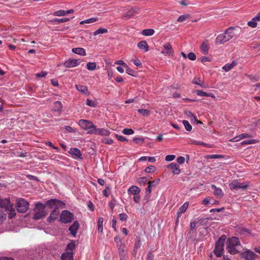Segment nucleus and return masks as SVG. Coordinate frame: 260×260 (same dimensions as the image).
Masks as SVG:
<instances>
[{"instance_id":"nucleus-1","label":"nucleus","mask_w":260,"mask_h":260,"mask_svg":"<svg viewBox=\"0 0 260 260\" xmlns=\"http://www.w3.org/2000/svg\"><path fill=\"white\" fill-rule=\"evenodd\" d=\"M238 27H230L226 29L224 32L219 34L215 39L216 44H222L230 41L236 36V31Z\"/></svg>"},{"instance_id":"nucleus-2","label":"nucleus","mask_w":260,"mask_h":260,"mask_svg":"<svg viewBox=\"0 0 260 260\" xmlns=\"http://www.w3.org/2000/svg\"><path fill=\"white\" fill-rule=\"evenodd\" d=\"M240 243L238 238L233 237L226 241V249L231 254H236L240 251Z\"/></svg>"},{"instance_id":"nucleus-3","label":"nucleus","mask_w":260,"mask_h":260,"mask_svg":"<svg viewBox=\"0 0 260 260\" xmlns=\"http://www.w3.org/2000/svg\"><path fill=\"white\" fill-rule=\"evenodd\" d=\"M45 208L46 206L44 204L40 202L37 203L34 209L35 213L33 219L39 220L45 217L48 214V212L45 210Z\"/></svg>"},{"instance_id":"nucleus-4","label":"nucleus","mask_w":260,"mask_h":260,"mask_svg":"<svg viewBox=\"0 0 260 260\" xmlns=\"http://www.w3.org/2000/svg\"><path fill=\"white\" fill-rule=\"evenodd\" d=\"M0 206L4 207V212L7 211L10 218H13L16 215L15 210L13 205L10 204L9 200L0 198Z\"/></svg>"},{"instance_id":"nucleus-5","label":"nucleus","mask_w":260,"mask_h":260,"mask_svg":"<svg viewBox=\"0 0 260 260\" xmlns=\"http://www.w3.org/2000/svg\"><path fill=\"white\" fill-rule=\"evenodd\" d=\"M226 237L225 235H222L216 242L214 253L217 257H220L223 254L224 250V244Z\"/></svg>"},{"instance_id":"nucleus-6","label":"nucleus","mask_w":260,"mask_h":260,"mask_svg":"<svg viewBox=\"0 0 260 260\" xmlns=\"http://www.w3.org/2000/svg\"><path fill=\"white\" fill-rule=\"evenodd\" d=\"M16 207L18 212L25 213L28 209L29 203L23 199H19L17 200Z\"/></svg>"},{"instance_id":"nucleus-7","label":"nucleus","mask_w":260,"mask_h":260,"mask_svg":"<svg viewBox=\"0 0 260 260\" xmlns=\"http://www.w3.org/2000/svg\"><path fill=\"white\" fill-rule=\"evenodd\" d=\"M44 205L46 207L48 206L49 208L53 209V210H59V207L64 204L59 200L53 199L47 201Z\"/></svg>"},{"instance_id":"nucleus-8","label":"nucleus","mask_w":260,"mask_h":260,"mask_svg":"<svg viewBox=\"0 0 260 260\" xmlns=\"http://www.w3.org/2000/svg\"><path fill=\"white\" fill-rule=\"evenodd\" d=\"M73 214L68 210H63L60 214L59 221L62 223L71 222L73 219Z\"/></svg>"},{"instance_id":"nucleus-9","label":"nucleus","mask_w":260,"mask_h":260,"mask_svg":"<svg viewBox=\"0 0 260 260\" xmlns=\"http://www.w3.org/2000/svg\"><path fill=\"white\" fill-rule=\"evenodd\" d=\"M79 125L84 130H91L95 127L92 122L85 119H81L78 122Z\"/></svg>"},{"instance_id":"nucleus-10","label":"nucleus","mask_w":260,"mask_h":260,"mask_svg":"<svg viewBox=\"0 0 260 260\" xmlns=\"http://www.w3.org/2000/svg\"><path fill=\"white\" fill-rule=\"evenodd\" d=\"M229 186L231 190H238L240 189L244 190L248 187V184L240 183L237 180H234L229 184Z\"/></svg>"},{"instance_id":"nucleus-11","label":"nucleus","mask_w":260,"mask_h":260,"mask_svg":"<svg viewBox=\"0 0 260 260\" xmlns=\"http://www.w3.org/2000/svg\"><path fill=\"white\" fill-rule=\"evenodd\" d=\"M87 133L89 134L101 135L106 136L110 135V132L108 130L104 128H96L95 126L93 129L89 131Z\"/></svg>"},{"instance_id":"nucleus-12","label":"nucleus","mask_w":260,"mask_h":260,"mask_svg":"<svg viewBox=\"0 0 260 260\" xmlns=\"http://www.w3.org/2000/svg\"><path fill=\"white\" fill-rule=\"evenodd\" d=\"M242 257L246 260H255L257 255L252 251L246 250L241 253Z\"/></svg>"},{"instance_id":"nucleus-13","label":"nucleus","mask_w":260,"mask_h":260,"mask_svg":"<svg viewBox=\"0 0 260 260\" xmlns=\"http://www.w3.org/2000/svg\"><path fill=\"white\" fill-rule=\"evenodd\" d=\"M164 50L161 53L165 55L172 56L174 54V50L170 43H168L164 45Z\"/></svg>"},{"instance_id":"nucleus-14","label":"nucleus","mask_w":260,"mask_h":260,"mask_svg":"<svg viewBox=\"0 0 260 260\" xmlns=\"http://www.w3.org/2000/svg\"><path fill=\"white\" fill-rule=\"evenodd\" d=\"M80 62V61L78 59H73L66 61L63 64L67 68H73L78 66Z\"/></svg>"},{"instance_id":"nucleus-15","label":"nucleus","mask_w":260,"mask_h":260,"mask_svg":"<svg viewBox=\"0 0 260 260\" xmlns=\"http://www.w3.org/2000/svg\"><path fill=\"white\" fill-rule=\"evenodd\" d=\"M159 181L160 180L159 179H157L154 180L153 181L148 182V186L147 188L146 189V193L147 195L150 194L152 188L157 185L159 183Z\"/></svg>"},{"instance_id":"nucleus-16","label":"nucleus","mask_w":260,"mask_h":260,"mask_svg":"<svg viewBox=\"0 0 260 260\" xmlns=\"http://www.w3.org/2000/svg\"><path fill=\"white\" fill-rule=\"evenodd\" d=\"M168 168L172 170V172L173 174L178 175L181 173V171L179 169V166L176 163L172 162L169 165Z\"/></svg>"},{"instance_id":"nucleus-17","label":"nucleus","mask_w":260,"mask_h":260,"mask_svg":"<svg viewBox=\"0 0 260 260\" xmlns=\"http://www.w3.org/2000/svg\"><path fill=\"white\" fill-rule=\"evenodd\" d=\"M69 152L72 155L73 157L77 159L81 158V153L80 150L77 148H72L69 150Z\"/></svg>"},{"instance_id":"nucleus-18","label":"nucleus","mask_w":260,"mask_h":260,"mask_svg":"<svg viewBox=\"0 0 260 260\" xmlns=\"http://www.w3.org/2000/svg\"><path fill=\"white\" fill-rule=\"evenodd\" d=\"M79 228V223L77 221H74V223H73V224L70 226L69 231H70L71 234L74 237L76 236Z\"/></svg>"},{"instance_id":"nucleus-19","label":"nucleus","mask_w":260,"mask_h":260,"mask_svg":"<svg viewBox=\"0 0 260 260\" xmlns=\"http://www.w3.org/2000/svg\"><path fill=\"white\" fill-rule=\"evenodd\" d=\"M59 210H53L51 212L50 216L47 218V221L49 222H54L59 215Z\"/></svg>"},{"instance_id":"nucleus-20","label":"nucleus","mask_w":260,"mask_h":260,"mask_svg":"<svg viewBox=\"0 0 260 260\" xmlns=\"http://www.w3.org/2000/svg\"><path fill=\"white\" fill-rule=\"evenodd\" d=\"M118 252L121 259L123 260L127 254V250L125 247V244L118 246Z\"/></svg>"},{"instance_id":"nucleus-21","label":"nucleus","mask_w":260,"mask_h":260,"mask_svg":"<svg viewBox=\"0 0 260 260\" xmlns=\"http://www.w3.org/2000/svg\"><path fill=\"white\" fill-rule=\"evenodd\" d=\"M211 188L213 190L214 194L218 198H221L223 196V192L222 190L217 188L215 185H211Z\"/></svg>"},{"instance_id":"nucleus-22","label":"nucleus","mask_w":260,"mask_h":260,"mask_svg":"<svg viewBox=\"0 0 260 260\" xmlns=\"http://www.w3.org/2000/svg\"><path fill=\"white\" fill-rule=\"evenodd\" d=\"M138 47L143 50L144 52H146L149 50L148 45L145 41H141L137 44Z\"/></svg>"},{"instance_id":"nucleus-23","label":"nucleus","mask_w":260,"mask_h":260,"mask_svg":"<svg viewBox=\"0 0 260 260\" xmlns=\"http://www.w3.org/2000/svg\"><path fill=\"white\" fill-rule=\"evenodd\" d=\"M61 260H73V251H66L62 254Z\"/></svg>"},{"instance_id":"nucleus-24","label":"nucleus","mask_w":260,"mask_h":260,"mask_svg":"<svg viewBox=\"0 0 260 260\" xmlns=\"http://www.w3.org/2000/svg\"><path fill=\"white\" fill-rule=\"evenodd\" d=\"M189 204L188 202L184 203L182 205L177 211L178 217H180L182 213H184L187 210Z\"/></svg>"},{"instance_id":"nucleus-25","label":"nucleus","mask_w":260,"mask_h":260,"mask_svg":"<svg viewBox=\"0 0 260 260\" xmlns=\"http://www.w3.org/2000/svg\"><path fill=\"white\" fill-rule=\"evenodd\" d=\"M141 189L140 188L136 186H132L128 189V193L129 194H138L140 192Z\"/></svg>"},{"instance_id":"nucleus-26","label":"nucleus","mask_w":260,"mask_h":260,"mask_svg":"<svg viewBox=\"0 0 260 260\" xmlns=\"http://www.w3.org/2000/svg\"><path fill=\"white\" fill-rule=\"evenodd\" d=\"M237 64V62L236 61L234 60L232 61L231 63H226L223 67L222 69L224 70L225 72H229L232 69H233L236 65Z\"/></svg>"},{"instance_id":"nucleus-27","label":"nucleus","mask_w":260,"mask_h":260,"mask_svg":"<svg viewBox=\"0 0 260 260\" xmlns=\"http://www.w3.org/2000/svg\"><path fill=\"white\" fill-rule=\"evenodd\" d=\"M72 52L74 53L85 56L86 55V52L83 48H75L72 49Z\"/></svg>"},{"instance_id":"nucleus-28","label":"nucleus","mask_w":260,"mask_h":260,"mask_svg":"<svg viewBox=\"0 0 260 260\" xmlns=\"http://www.w3.org/2000/svg\"><path fill=\"white\" fill-rule=\"evenodd\" d=\"M200 48L203 53L207 54L208 53L209 47L207 42H204L200 46Z\"/></svg>"},{"instance_id":"nucleus-29","label":"nucleus","mask_w":260,"mask_h":260,"mask_svg":"<svg viewBox=\"0 0 260 260\" xmlns=\"http://www.w3.org/2000/svg\"><path fill=\"white\" fill-rule=\"evenodd\" d=\"M195 92L198 95L202 96H211L214 97V95L212 93H207V92L203 91V90H196Z\"/></svg>"},{"instance_id":"nucleus-30","label":"nucleus","mask_w":260,"mask_h":260,"mask_svg":"<svg viewBox=\"0 0 260 260\" xmlns=\"http://www.w3.org/2000/svg\"><path fill=\"white\" fill-rule=\"evenodd\" d=\"M77 89L80 92L86 94L88 92V88L86 86L82 85H76Z\"/></svg>"},{"instance_id":"nucleus-31","label":"nucleus","mask_w":260,"mask_h":260,"mask_svg":"<svg viewBox=\"0 0 260 260\" xmlns=\"http://www.w3.org/2000/svg\"><path fill=\"white\" fill-rule=\"evenodd\" d=\"M70 20V18H54L52 20V22L54 23V24H59L60 23H63V22H67L68 21Z\"/></svg>"},{"instance_id":"nucleus-32","label":"nucleus","mask_w":260,"mask_h":260,"mask_svg":"<svg viewBox=\"0 0 260 260\" xmlns=\"http://www.w3.org/2000/svg\"><path fill=\"white\" fill-rule=\"evenodd\" d=\"M238 232L241 235H245V236L251 234V232H250V231L249 229H246L245 228H239Z\"/></svg>"},{"instance_id":"nucleus-33","label":"nucleus","mask_w":260,"mask_h":260,"mask_svg":"<svg viewBox=\"0 0 260 260\" xmlns=\"http://www.w3.org/2000/svg\"><path fill=\"white\" fill-rule=\"evenodd\" d=\"M155 32L153 29L149 28L143 30L142 34L145 36H152Z\"/></svg>"},{"instance_id":"nucleus-34","label":"nucleus","mask_w":260,"mask_h":260,"mask_svg":"<svg viewBox=\"0 0 260 260\" xmlns=\"http://www.w3.org/2000/svg\"><path fill=\"white\" fill-rule=\"evenodd\" d=\"M62 108V105L59 101H56L54 103V110L56 112H59Z\"/></svg>"},{"instance_id":"nucleus-35","label":"nucleus","mask_w":260,"mask_h":260,"mask_svg":"<svg viewBox=\"0 0 260 260\" xmlns=\"http://www.w3.org/2000/svg\"><path fill=\"white\" fill-rule=\"evenodd\" d=\"M98 20V18L91 17L89 19L83 20L80 22V24H83L84 23H91L96 21Z\"/></svg>"},{"instance_id":"nucleus-36","label":"nucleus","mask_w":260,"mask_h":260,"mask_svg":"<svg viewBox=\"0 0 260 260\" xmlns=\"http://www.w3.org/2000/svg\"><path fill=\"white\" fill-rule=\"evenodd\" d=\"M75 242L74 241H72L67 245L66 251H72L75 248Z\"/></svg>"},{"instance_id":"nucleus-37","label":"nucleus","mask_w":260,"mask_h":260,"mask_svg":"<svg viewBox=\"0 0 260 260\" xmlns=\"http://www.w3.org/2000/svg\"><path fill=\"white\" fill-rule=\"evenodd\" d=\"M6 218V213L4 212V207L0 206V222H2Z\"/></svg>"},{"instance_id":"nucleus-38","label":"nucleus","mask_w":260,"mask_h":260,"mask_svg":"<svg viewBox=\"0 0 260 260\" xmlns=\"http://www.w3.org/2000/svg\"><path fill=\"white\" fill-rule=\"evenodd\" d=\"M103 218L99 217L98 219V231L102 233L103 230Z\"/></svg>"},{"instance_id":"nucleus-39","label":"nucleus","mask_w":260,"mask_h":260,"mask_svg":"<svg viewBox=\"0 0 260 260\" xmlns=\"http://www.w3.org/2000/svg\"><path fill=\"white\" fill-rule=\"evenodd\" d=\"M108 32V29L106 28H99L98 30L93 32V35L96 36L99 34H103Z\"/></svg>"},{"instance_id":"nucleus-40","label":"nucleus","mask_w":260,"mask_h":260,"mask_svg":"<svg viewBox=\"0 0 260 260\" xmlns=\"http://www.w3.org/2000/svg\"><path fill=\"white\" fill-rule=\"evenodd\" d=\"M96 63L95 62H88L86 64V68L90 71L94 70L96 68Z\"/></svg>"},{"instance_id":"nucleus-41","label":"nucleus","mask_w":260,"mask_h":260,"mask_svg":"<svg viewBox=\"0 0 260 260\" xmlns=\"http://www.w3.org/2000/svg\"><path fill=\"white\" fill-rule=\"evenodd\" d=\"M53 15L55 16H62L66 15V11L64 10H58L53 13Z\"/></svg>"},{"instance_id":"nucleus-42","label":"nucleus","mask_w":260,"mask_h":260,"mask_svg":"<svg viewBox=\"0 0 260 260\" xmlns=\"http://www.w3.org/2000/svg\"><path fill=\"white\" fill-rule=\"evenodd\" d=\"M156 170V168L153 166H150L148 167H146L145 169V172L146 173H150L152 172H154Z\"/></svg>"},{"instance_id":"nucleus-43","label":"nucleus","mask_w":260,"mask_h":260,"mask_svg":"<svg viewBox=\"0 0 260 260\" xmlns=\"http://www.w3.org/2000/svg\"><path fill=\"white\" fill-rule=\"evenodd\" d=\"M138 112L144 116H146L150 114V111L147 109H138Z\"/></svg>"},{"instance_id":"nucleus-44","label":"nucleus","mask_w":260,"mask_h":260,"mask_svg":"<svg viewBox=\"0 0 260 260\" xmlns=\"http://www.w3.org/2000/svg\"><path fill=\"white\" fill-rule=\"evenodd\" d=\"M185 129L190 132L192 129V126L190 124L189 122L187 120H183L182 121Z\"/></svg>"},{"instance_id":"nucleus-45","label":"nucleus","mask_w":260,"mask_h":260,"mask_svg":"<svg viewBox=\"0 0 260 260\" xmlns=\"http://www.w3.org/2000/svg\"><path fill=\"white\" fill-rule=\"evenodd\" d=\"M206 158L207 159L221 158H223V156L219 154H212L206 156Z\"/></svg>"},{"instance_id":"nucleus-46","label":"nucleus","mask_w":260,"mask_h":260,"mask_svg":"<svg viewBox=\"0 0 260 260\" xmlns=\"http://www.w3.org/2000/svg\"><path fill=\"white\" fill-rule=\"evenodd\" d=\"M114 241L116 242L117 247L119 246L120 245L124 244V243H123L122 242L121 239L120 237L119 236H116L114 238Z\"/></svg>"},{"instance_id":"nucleus-47","label":"nucleus","mask_w":260,"mask_h":260,"mask_svg":"<svg viewBox=\"0 0 260 260\" xmlns=\"http://www.w3.org/2000/svg\"><path fill=\"white\" fill-rule=\"evenodd\" d=\"M257 20H254V17L252 18V20L249 21L247 23L248 25L251 27L255 28L257 26V23L256 22Z\"/></svg>"},{"instance_id":"nucleus-48","label":"nucleus","mask_w":260,"mask_h":260,"mask_svg":"<svg viewBox=\"0 0 260 260\" xmlns=\"http://www.w3.org/2000/svg\"><path fill=\"white\" fill-rule=\"evenodd\" d=\"M257 142V141L254 139H251L248 140H245L241 142L242 145H247V144H254Z\"/></svg>"},{"instance_id":"nucleus-49","label":"nucleus","mask_w":260,"mask_h":260,"mask_svg":"<svg viewBox=\"0 0 260 260\" xmlns=\"http://www.w3.org/2000/svg\"><path fill=\"white\" fill-rule=\"evenodd\" d=\"M134 131L131 128H124L122 130V133L124 135H129L133 134Z\"/></svg>"},{"instance_id":"nucleus-50","label":"nucleus","mask_w":260,"mask_h":260,"mask_svg":"<svg viewBox=\"0 0 260 260\" xmlns=\"http://www.w3.org/2000/svg\"><path fill=\"white\" fill-rule=\"evenodd\" d=\"M111 192V188L109 186H106V188L103 190V194L108 197L109 196Z\"/></svg>"},{"instance_id":"nucleus-51","label":"nucleus","mask_w":260,"mask_h":260,"mask_svg":"<svg viewBox=\"0 0 260 260\" xmlns=\"http://www.w3.org/2000/svg\"><path fill=\"white\" fill-rule=\"evenodd\" d=\"M147 181V179L146 177H145L140 178L138 180V183L141 185H145Z\"/></svg>"},{"instance_id":"nucleus-52","label":"nucleus","mask_w":260,"mask_h":260,"mask_svg":"<svg viewBox=\"0 0 260 260\" xmlns=\"http://www.w3.org/2000/svg\"><path fill=\"white\" fill-rule=\"evenodd\" d=\"M239 138L242 140L246 138H251L253 137L252 135H250L247 133H243L239 135Z\"/></svg>"},{"instance_id":"nucleus-53","label":"nucleus","mask_w":260,"mask_h":260,"mask_svg":"<svg viewBox=\"0 0 260 260\" xmlns=\"http://www.w3.org/2000/svg\"><path fill=\"white\" fill-rule=\"evenodd\" d=\"M45 145H47V146H49L50 147H52L53 148H54V149L56 150L57 151H58L59 150V149L58 147H56V146H54L53 145V144H52V142H50V141H46L45 142Z\"/></svg>"},{"instance_id":"nucleus-54","label":"nucleus","mask_w":260,"mask_h":260,"mask_svg":"<svg viewBox=\"0 0 260 260\" xmlns=\"http://www.w3.org/2000/svg\"><path fill=\"white\" fill-rule=\"evenodd\" d=\"M187 57L189 59L191 60H194L196 59V54L193 52H190L188 55Z\"/></svg>"},{"instance_id":"nucleus-55","label":"nucleus","mask_w":260,"mask_h":260,"mask_svg":"<svg viewBox=\"0 0 260 260\" xmlns=\"http://www.w3.org/2000/svg\"><path fill=\"white\" fill-rule=\"evenodd\" d=\"M86 104L87 105L91 107H94L95 106L94 102L89 99L86 100Z\"/></svg>"},{"instance_id":"nucleus-56","label":"nucleus","mask_w":260,"mask_h":260,"mask_svg":"<svg viewBox=\"0 0 260 260\" xmlns=\"http://www.w3.org/2000/svg\"><path fill=\"white\" fill-rule=\"evenodd\" d=\"M119 217L120 220L125 221L127 219V215L125 213H120Z\"/></svg>"},{"instance_id":"nucleus-57","label":"nucleus","mask_w":260,"mask_h":260,"mask_svg":"<svg viewBox=\"0 0 260 260\" xmlns=\"http://www.w3.org/2000/svg\"><path fill=\"white\" fill-rule=\"evenodd\" d=\"M187 17H188V16L187 15H181L177 19V21L178 22H183L187 18Z\"/></svg>"},{"instance_id":"nucleus-58","label":"nucleus","mask_w":260,"mask_h":260,"mask_svg":"<svg viewBox=\"0 0 260 260\" xmlns=\"http://www.w3.org/2000/svg\"><path fill=\"white\" fill-rule=\"evenodd\" d=\"M126 69V72L129 75L134 76L135 72L133 70L130 69L128 66L127 68H124Z\"/></svg>"},{"instance_id":"nucleus-59","label":"nucleus","mask_w":260,"mask_h":260,"mask_svg":"<svg viewBox=\"0 0 260 260\" xmlns=\"http://www.w3.org/2000/svg\"><path fill=\"white\" fill-rule=\"evenodd\" d=\"M116 137L120 141H127V139L122 136L116 135Z\"/></svg>"},{"instance_id":"nucleus-60","label":"nucleus","mask_w":260,"mask_h":260,"mask_svg":"<svg viewBox=\"0 0 260 260\" xmlns=\"http://www.w3.org/2000/svg\"><path fill=\"white\" fill-rule=\"evenodd\" d=\"M175 158V156L174 155H168L166 156L165 159L168 161H170L174 160Z\"/></svg>"},{"instance_id":"nucleus-61","label":"nucleus","mask_w":260,"mask_h":260,"mask_svg":"<svg viewBox=\"0 0 260 260\" xmlns=\"http://www.w3.org/2000/svg\"><path fill=\"white\" fill-rule=\"evenodd\" d=\"M117 64L122 66L124 68H127V65L122 60H117L115 62Z\"/></svg>"},{"instance_id":"nucleus-62","label":"nucleus","mask_w":260,"mask_h":260,"mask_svg":"<svg viewBox=\"0 0 260 260\" xmlns=\"http://www.w3.org/2000/svg\"><path fill=\"white\" fill-rule=\"evenodd\" d=\"M177 161L179 164H183L185 161V158L183 156H179L177 158Z\"/></svg>"},{"instance_id":"nucleus-63","label":"nucleus","mask_w":260,"mask_h":260,"mask_svg":"<svg viewBox=\"0 0 260 260\" xmlns=\"http://www.w3.org/2000/svg\"><path fill=\"white\" fill-rule=\"evenodd\" d=\"M47 74L46 72H41V73L36 74V76L39 78H42L45 77Z\"/></svg>"},{"instance_id":"nucleus-64","label":"nucleus","mask_w":260,"mask_h":260,"mask_svg":"<svg viewBox=\"0 0 260 260\" xmlns=\"http://www.w3.org/2000/svg\"><path fill=\"white\" fill-rule=\"evenodd\" d=\"M147 260H154V255L151 252H149L147 254Z\"/></svg>"}]
</instances>
